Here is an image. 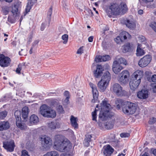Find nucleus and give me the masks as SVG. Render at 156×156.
<instances>
[{
	"label": "nucleus",
	"instance_id": "1",
	"mask_svg": "<svg viewBox=\"0 0 156 156\" xmlns=\"http://www.w3.org/2000/svg\"><path fill=\"white\" fill-rule=\"evenodd\" d=\"M53 147L56 150L67 153L61 154L60 156H71L70 153L72 149L71 144L62 135H58L54 138Z\"/></svg>",
	"mask_w": 156,
	"mask_h": 156
},
{
	"label": "nucleus",
	"instance_id": "2",
	"mask_svg": "<svg viewBox=\"0 0 156 156\" xmlns=\"http://www.w3.org/2000/svg\"><path fill=\"white\" fill-rule=\"evenodd\" d=\"M110 107V105L105 101H103L101 104V111L99 117L101 120H106L113 116L114 113L109 112Z\"/></svg>",
	"mask_w": 156,
	"mask_h": 156
},
{
	"label": "nucleus",
	"instance_id": "3",
	"mask_svg": "<svg viewBox=\"0 0 156 156\" xmlns=\"http://www.w3.org/2000/svg\"><path fill=\"white\" fill-rule=\"evenodd\" d=\"M143 76V72L142 71L137 70L133 73V79L129 82V85L131 90H134L137 88Z\"/></svg>",
	"mask_w": 156,
	"mask_h": 156
},
{
	"label": "nucleus",
	"instance_id": "4",
	"mask_svg": "<svg viewBox=\"0 0 156 156\" xmlns=\"http://www.w3.org/2000/svg\"><path fill=\"white\" fill-rule=\"evenodd\" d=\"M137 108V105L130 101H126L122 106L123 112L128 115L133 114L136 112Z\"/></svg>",
	"mask_w": 156,
	"mask_h": 156
},
{
	"label": "nucleus",
	"instance_id": "5",
	"mask_svg": "<svg viewBox=\"0 0 156 156\" xmlns=\"http://www.w3.org/2000/svg\"><path fill=\"white\" fill-rule=\"evenodd\" d=\"M110 6L114 15H117L120 14H124L127 10V5L124 2L121 3L120 5L116 3Z\"/></svg>",
	"mask_w": 156,
	"mask_h": 156
},
{
	"label": "nucleus",
	"instance_id": "6",
	"mask_svg": "<svg viewBox=\"0 0 156 156\" xmlns=\"http://www.w3.org/2000/svg\"><path fill=\"white\" fill-rule=\"evenodd\" d=\"M111 90L117 96L122 97L126 94V91L118 83H115L112 86Z\"/></svg>",
	"mask_w": 156,
	"mask_h": 156
},
{
	"label": "nucleus",
	"instance_id": "7",
	"mask_svg": "<svg viewBox=\"0 0 156 156\" xmlns=\"http://www.w3.org/2000/svg\"><path fill=\"white\" fill-rule=\"evenodd\" d=\"M129 76V73L128 71L123 70L119 75L118 80L121 85H125L128 82Z\"/></svg>",
	"mask_w": 156,
	"mask_h": 156
},
{
	"label": "nucleus",
	"instance_id": "8",
	"mask_svg": "<svg viewBox=\"0 0 156 156\" xmlns=\"http://www.w3.org/2000/svg\"><path fill=\"white\" fill-rule=\"evenodd\" d=\"M16 119V124L18 128L21 130H25L27 128V126L23 123V121L22 122L20 117V112L19 111H16L14 113Z\"/></svg>",
	"mask_w": 156,
	"mask_h": 156
},
{
	"label": "nucleus",
	"instance_id": "9",
	"mask_svg": "<svg viewBox=\"0 0 156 156\" xmlns=\"http://www.w3.org/2000/svg\"><path fill=\"white\" fill-rule=\"evenodd\" d=\"M43 147L46 149L52 144V140L51 138L45 135H42L40 137Z\"/></svg>",
	"mask_w": 156,
	"mask_h": 156
},
{
	"label": "nucleus",
	"instance_id": "10",
	"mask_svg": "<svg viewBox=\"0 0 156 156\" xmlns=\"http://www.w3.org/2000/svg\"><path fill=\"white\" fill-rule=\"evenodd\" d=\"M152 59V57L150 55H146L141 58L138 62L139 66L141 67H144L148 65Z\"/></svg>",
	"mask_w": 156,
	"mask_h": 156
},
{
	"label": "nucleus",
	"instance_id": "11",
	"mask_svg": "<svg viewBox=\"0 0 156 156\" xmlns=\"http://www.w3.org/2000/svg\"><path fill=\"white\" fill-rule=\"evenodd\" d=\"M3 147L7 151L12 152L14 151L15 145L14 141L11 140L3 142Z\"/></svg>",
	"mask_w": 156,
	"mask_h": 156
},
{
	"label": "nucleus",
	"instance_id": "12",
	"mask_svg": "<svg viewBox=\"0 0 156 156\" xmlns=\"http://www.w3.org/2000/svg\"><path fill=\"white\" fill-rule=\"evenodd\" d=\"M90 87L92 90V93L93 99L92 100V102L94 103L95 102L96 100H97L98 96V90L96 85L91 83H89Z\"/></svg>",
	"mask_w": 156,
	"mask_h": 156
},
{
	"label": "nucleus",
	"instance_id": "13",
	"mask_svg": "<svg viewBox=\"0 0 156 156\" xmlns=\"http://www.w3.org/2000/svg\"><path fill=\"white\" fill-rule=\"evenodd\" d=\"M10 58L7 57H5L3 55H0V65L2 67H6L10 64Z\"/></svg>",
	"mask_w": 156,
	"mask_h": 156
},
{
	"label": "nucleus",
	"instance_id": "14",
	"mask_svg": "<svg viewBox=\"0 0 156 156\" xmlns=\"http://www.w3.org/2000/svg\"><path fill=\"white\" fill-rule=\"evenodd\" d=\"M134 46L132 43H127L122 47V52L126 53L132 51L134 48Z\"/></svg>",
	"mask_w": 156,
	"mask_h": 156
},
{
	"label": "nucleus",
	"instance_id": "15",
	"mask_svg": "<svg viewBox=\"0 0 156 156\" xmlns=\"http://www.w3.org/2000/svg\"><path fill=\"white\" fill-rule=\"evenodd\" d=\"M149 95L148 91L147 90H142L137 93V96L140 99H145L147 98Z\"/></svg>",
	"mask_w": 156,
	"mask_h": 156
},
{
	"label": "nucleus",
	"instance_id": "16",
	"mask_svg": "<svg viewBox=\"0 0 156 156\" xmlns=\"http://www.w3.org/2000/svg\"><path fill=\"white\" fill-rule=\"evenodd\" d=\"M123 67L117 63V60H115L112 65V70L115 74H118L122 69Z\"/></svg>",
	"mask_w": 156,
	"mask_h": 156
},
{
	"label": "nucleus",
	"instance_id": "17",
	"mask_svg": "<svg viewBox=\"0 0 156 156\" xmlns=\"http://www.w3.org/2000/svg\"><path fill=\"white\" fill-rule=\"evenodd\" d=\"M114 151V149L110 145H108L104 147L103 153L105 156H110Z\"/></svg>",
	"mask_w": 156,
	"mask_h": 156
},
{
	"label": "nucleus",
	"instance_id": "18",
	"mask_svg": "<svg viewBox=\"0 0 156 156\" xmlns=\"http://www.w3.org/2000/svg\"><path fill=\"white\" fill-rule=\"evenodd\" d=\"M103 70V69L101 65H98L96 67V69L94 72V76L97 78L101 76Z\"/></svg>",
	"mask_w": 156,
	"mask_h": 156
},
{
	"label": "nucleus",
	"instance_id": "19",
	"mask_svg": "<svg viewBox=\"0 0 156 156\" xmlns=\"http://www.w3.org/2000/svg\"><path fill=\"white\" fill-rule=\"evenodd\" d=\"M49 108L45 105H42L40 108V113L43 116L46 117L48 112Z\"/></svg>",
	"mask_w": 156,
	"mask_h": 156
},
{
	"label": "nucleus",
	"instance_id": "20",
	"mask_svg": "<svg viewBox=\"0 0 156 156\" xmlns=\"http://www.w3.org/2000/svg\"><path fill=\"white\" fill-rule=\"evenodd\" d=\"M111 79V75L108 71L105 72L102 76L101 80L105 81L106 83L109 84V82Z\"/></svg>",
	"mask_w": 156,
	"mask_h": 156
},
{
	"label": "nucleus",
	"instance_id": "21",
	"mask_svg": "<svg viewBox=\"0 0 156 156\" xmlns=\"http://www.w3.org/2000/svg\"><path fill=\"white\" fill-rule=\"evenodd\" d=\"M11 12L14 17L18 16L19 15L20 11L19 10V5L17 4H15L12 6Z\"/></svg>",
	"mask_w": 156,
	"mask_h": 156
},
{
	"label": "nucleus",
	"instance_id": "22",
	"mask_svg": "<svg viewBox=\"0 0 156 156\" xmlns=\"http://www.w3.org/2000/svg\"><path fill=\"white\" fill-rule=\"evenodd\" d=\"M110 59V56L108 55H106L103 56H98L95 58V60L96 62H99L102 61H106Z\"/></svg>",
	"mask_w": 156,
	"mask_h": 156
},
{
	"label": "nucleus",
	"instance_id": "23",
	"mask_svg": "<svg viewBox=\"0 0 156 156\" xmlns=\"http://www.w3.org/2000/svg\"><path fill=\"white\" fill-rule=\"evenodd\" d=\"M10 127L9 122L7 121H2L0 122V131H2L8 129Z\"/></svg>",
	"mask_w": 156,
	"mask_h": 156
},
{
	"label": "nucleus",
	"instance_id": "24",
	"mask_svg": "<svg viewBox=\"0 0 156 156\" xmlns=\"http://www.w3.org/2000/svg\"><path fill=\"white\" fill-rule=\"evenodd\" d=\"M98 85L101 91L103 92L106 89L108 84L106 83L105 81L101 80Z\"/></svg>",
	"mask_w": 156,
	"mask_h": 156
},
{
	"label": "nucleus",
	"instance_id": "25",
	"mask_svg": "<svg viewBox=\"0 0 156 156\" xmlns=\"http://www.w3.org/2000/svg\"><path fill=\"white\" fill-rule=\"evenodd\" d=\"M39 121L38 118L37 116L35 115H31L30 117V122L31 125L36 124Z\"/></svg>",
	"mask_w": 156,
	"mask_h": 156
},
{
	"label": "nucleus",
	"instance_id": "26",
	"mask_svg": "<svg viewBox=\"0 0 156 156\" xmlns=\"http://www.w3.org/2000/svg\"><path fill=\"white\" fill-rule=\"evenodd\" d=\"M48 126L50 129L53 130L59 128L60 124L58 122H52L48 124Z\"/></svg>",
	"mask_w": 156,
	"mask_h": 156
},
{
	"label": "nucleus",
	"instance_id": "27",
	"mask_svg": "<svg viewBox=\"0 0 156 156\" xmlns=\"http://www.w3.org/2000/svg\"><path fill=\"white\" fill-rule=\"evenodd\" d=\"M64 95L66 98L65 99H63L62 101V104L63 105H66L69 103V94L68 91H65Z\"/></svg>",
	"mask_w": 156,
	"mask_h": 156
},
{
	"label": "nucleus",
	"instance_id": "28",
	"mask_svg": "<svg viewBox=\"0 0 156 156\" xmlns=\"http://www.w3.org/2000/svg\"><path fill=\"white\" fill-rule=\"evenodd\" d=\"M125 23L127 27L131 29H134L136 27V24L135 22L129 20L125 21Z\"/></svg>",
	"mask_w": 156,
	"mask_h": 156
},
{
	"label": "nucleus",
	"instance_id": "29",
	"mask_svg": "<svg viewBox=\"0 0 156 156\" xmlns=\"http://www.w3.org/2000/svg\"><path fill=\"white\" fill-rule=\"evenodd\" d=\"M122 41L126 39L127 38H130V35L126 31H122L121 33L119 36Z\"/></svg>",
	"mask_w": 156,
	"mask_h": 156
},
{
	"label": "nucleus",
	"instance_id": "30",
	"mask_svg": "<svg viewBox=\"0 0 156 156\" xmlns=\"http://www.w3.org/2000/svg\"><path fill=\"white\" fill-rule=\"evenodd\" d=\"M22 116L24 119L27 118L28 114V108L27 107L25 106L22 109Z\"/></svg>",
	"mask_w": 156,
	"mask_h": 156
},
{
	"label": "nucleus",
	"instance_id": "31",
	"mask_svg": "<svg viewBox=\"0 0 156 156\" xmlns=\"http://www.w3.org/2000/svg\"><path fill=\"white\" fill-rule=\"evenodd\" d=\"M86 138L85 139L83 144L84 146L88 147L89 145L90 142L91 141V136L90 135L87 134L85 136Z\"/></svg>",
	"mask_w": 156,
	"mask_h": 156
},
{
	"label": "nucleus",
	"instance_id": "32",
	"mask_svg": "<svg viewBox=\"0 0 156 156\" xmlns=\"http://www.w3.org/2000/svg\"><path fill=\"white\" fill-rule=\"evenodd\" d=\"M56 116V113L55 111L49 108L46 117L48 118H55Z\"/></svg>",
	"mask_w": 156,
	"mask_h": 156
},
{
	"label": "nucleus",
	"instance_id": "33",
	"mask_svg": "<svg viewBox=\"0 0 156 156\" xmlns=\"http://www.w3.org/2000/svg\"><path fill=\"white\" fill-rule=\"evenodd\" d=\"M71 123L72 126L75 128H78V124L76 122V118H75L72 115L70 119Z\"/></svg>",
	"mask_w": 156,
	"mask_h": 156
},
{
	"label": "nucleus",
	"instance_id": "34",
	"mask_svg": "<svg viewBox=\"0 0 156 156\" xmlns=\"http://www.w3.org/2000/svg\"><path fill=\"white\" fill-rule=\"evenodd\" d=\"M140 44H138L136 50V55L137 56H140L144 55L145 52L140 47Z\"/></svg>",
	"mask_w": 156,
	"mask_h": 156
},
{
	"label": "nucleus",
	"instance_id": "35",
	"mask_svg": "<svg viewBox=\"0 0 156 156\" xmlns=\"http://www.w3.org/2000/svg\"><path fill=\"white\" fill-rule=\"evenodd\" d=\"M34 0H28L27 5L25 10L26 13L30 11L31 7L34 5Z\"/></svg>",
	"mask_w": 156,
	"mask_h": 156
},
{
	"label": "nucleus",
	"instance_id": "36",
	"mask_svg": "<svg viewBox=\"0 0 156 156\" xmlns=\"http://www.w3.org/2000/svg\"><path fill=\"white\" fill-rule=\"evenodd\" d=\"M56 103L54 102V105H56L57 104V106L56 107L57 110L60 114H62L64 113V110L62 106L61 105H58V101L56 100V101H55Z\"/></svg>",
	"mask_w": 156,
	"mask_h": 156
},
{
	"label": "nucleus",
	"instance_id": "37",
	"mask_svg": "<svg viewBox=\"0 0 156 156\" xmlns=\"http://www.w3.org/2000/svg\"><path fill=\"white\" fill-rule=\"evenodd\" d=\"M118 56L116 58L115 60L117 61V62L118 64L121 65L122 64H123L125 65H126L127 64L126 61L125 59L122 57L118 58Z\"/></svg>",
	"mask_w": 156,
	"mask_h": 156
},
{
	"label": "nucleus",
	"instance_id": "38",
	"mask_svg": "<svg viewBox=\"0 0 156 156\" xmlns=\"http://www.w3.org/2000/svg\"><path fill=\"white\" fill-rule=\"evenodd\" d=\"M43 156H59V154L57 151H54L47 152Z\"/></svg>",
	"mask_w": 156,
	"mask_h": 156
},
{
	"label": "nucleus",
	"instance_id": "39",
	"mask_svg": "<svg viewBox=\"0 0 156 156\" xmlns=\"http://www.w3.org/2000/svg\"><path fill=\"white\" fill-rule=\"evenodd\" d=\"M8 113V112L6 111H4L0 112V119H3L5 117Z\"/></svg>",
	"mask_w": 156,
	"mask_h": 156
},
{
	"label": "nucleus",
	"instance_id": "40",
	"mask_svg": "<svg viewBox=\"0 0 156 156\" xmlns=\"http://www.w3.org/2000/svg\"><path fill=\"white\" fill-rule=\"evenodd\" d=\"M98 111V110H97L96 109H95L94 111L92 112V120L94 121H95L96 122H97L96 118H97V112Z\"/></svg>",
	"mask_w": 156,
	"mask_h": 156
},
{
	"label": "nucleus",
	"instance_id": "41",
	"mask_svg": "<svg viewBox=\"0 0 156 156\" xmlns=\"http://www.w3.org/2000/svg\"><path fill=\"white\" fill-rule=\"evenodd\" d=\"M62 39L64 41L63 42V43L64 44H66L67 42L68 36V35L66 34H65L63 35L62 37Z\"/></svg>",
	"mask_w": 156,
	"mask_h": 156
},
{
	"label": "nucleus",
	"instance_id": "42",
	"mask_svg": "<svg viewBox=\"0 0 156 156\" xmlns=\"http://www.w3.org/2000/svg\"><path fill=\"white\" fill-rule=\"evenodd\" d=\"M150 27L156 33V22H153L150 25Z\"/></svg>",
	"mask_w": 156,
	"mask_h": 156
},
{
	"label": "nucleus",
	"instance_id": "43",
	"mask_svg": "<svg viewBox=\"0 0 156 156\" xmlns=\"http://www.w3.org/2000/svg\"><path fill=\"white\" fill-rule=\"evenodd\" d=\"M106 12L109 17H110L112 15H113V12L111 8V6L106 10Z\"/></svg>",
	"mask_w": 156,
	"mask_h": 156
},
{
	"label": "nucleus",
	"instance_id": "44",
	"mask_svg": "<svg viewBox=\"0 0 156 156\" xmlns=\"http://www.w3.org/2000/svg\"><path fill=\"white\" fill-rule=\"evenodd\" d=\"M23 65L21 64H19L17 68H16V73L18 74L20 73V71L22 69V66Z\"/></svg>",
	"mask_w": 156,
	"mask_h": 156
},
{
	"label": "nucleus",
	"instance_id": "45",
	"mask_svg": "<svg viewBox=\"0 0 156 156\" xmlns=\"http://www.w3.org/2000/svg\"><path fill=\"white\" fill-rule=\"evenodd\" d=\"M52 7H51L48 9L47 13V16L48 17L49 20L51 19V16L52 14Z\"/></svg>",
	"mask_w": 156,
	"mask_h": 156
},
{
	"label": "nucleus",
	"instance_id": "46",
	"mask_svg": "<svg viewBox=\"0 0 156 156\" xmlns=\"http://www.w3.org/2000/svg\"><path fill=\"white\" fill-rule=\"evenodd\" d=\"M120 136L121 137H127L130 136V134L128 133H122L120 134Z\"/></svg>",
	"mask_w": 156,
	"mask_h": 156
},
{
	"label": "nucleus",
	"instance_id": "47",
	"mask_svg": "<svg viewBox=\"0 0 156 156\" xmlns=\"http://www.w3.org/2000/svg\"><path fill=\"white\" fill-rule=\"evenodd\" d=\"M21 156H30L28 152L26 150H23L22 151Z\"/></svg>",
	"mask_w": 156,
	"mask_h": 156
},
{
	"label": "nucleus",
	"instance_id": "48",
	"mask_svg": "<svg viewBox=\"0 0 156 156\" xmlns=\"http://www.w3.org/2000/svg\"><path fill=\"white\" fill-rule=\"evenodd\" d=\"M114 40L117 44L119 43L122 41L119 36H118L116 38H115Z\"/></svg>",
	"mask_w": 156,
	"mask_h": 156
},
{
	"label": "nucleus",
	"instance_id": "49",
	"mask_svg": "<svg viewBox=\"0 0 156 156\" xmlns=\"http://www.w3.org/2000/svg\"><path fill=\"white\" fill-rule=\"evenodd\" d=\"M156 121V119L155 118H152L150 119L148 122L150 124H152Z\"/></svg>",
	"mask_w": 156,
	"mask_h": 156
},
{
	"label": "nucleus",
	"instance_id": "50",
	"mask_svg": "<svg viewBox=\"0 0 156 156\" xmlns=\"http://www.w3.org/2000/svg\"><path fill=\"white\" fill-rule=\"evenodd\" d=\"M39 42V40H36L34 41V42L32 43V46L34 48L35 47H36L38 43Z\"/></svg>",
	"mask_w": 156,
	"mask_h": 156
},
{
	"label": "nucleus",
	"instance_id": "51",
	"mask_svg": "<svg viewBox=\"0 0 156 156\" xmlns=\"http://www.w3.org/2000/svg\"><path fill=\"white\" fill-rule=\"evenodd\" d=\"M2 11L5 15H6L9 12V9L7 7L3 8Z\"/></svg>",
	"mask_w": 156,
	"mask_h": 156
},
{
	"label": "nucleus",
	"instance_id": "52",
	"mask_svg": "<svg viewBox=\"0 0 156 156\" xmlns=\"http://www.w3.org/2000/svg\"><path fill=\"white\" fill-rule=\"evenodd\" d=\"M83 47H80L77 50V53L78 54H81L83 52Z\"/></svg>",
	"mask_w": 156,
	"mask_h": 156
},
{
	"label": "nucleus",
	"instance_id": "53",
	"mask_svg": "<svg viewBox=\"0 0 156 156\" xmlns=\"http://www.w3.org/2000/svg\"><path fill=\"white\" fill-rule=\"evenodd\" d=\"M84 12L87 15L90 14V13H92L91 11L89 9L85 10L84 11Z\"/></svg>",
	"mask_w": 156,
	"mask_h": 156
},
{
	"label": "nucleus",
	"instance_id": "54",
	"mask_svg": "<svg viewBox=\"0 0 156 156\" xmlns=\"http://www.w3.org/2000/svg\"><path fill=\"white\" fill-rule=\"evenodd\" d=\"M139 40L141 42H143L145 40V37L143 36H140L139 37Z\"/></svg>",
	"mask_w": 156,
	"mask_h": 156
},
{
	"label": "nucleus",
	"instance_id": "55",
	"mask_svg": "<svg viewBox=\"0 0 156 156\" xmlns=\"http://www.w3.org/2000/svg\"><path fill=\"white\" fill-rule=\"evenodd\" d=\"M151 80L152 82H156V75H154L152 76L151 78Z\"/></svg>",
	"mask_w": 156,
	"mask_h": 156
},
{
	"label": "nucleus",
	"instance_id": "56",
	"mask_svg": "<svg viewBox=\"0 0 156 156\" xmlns=\"http://www.w3.org/2000/svg\"><path fill=\"white\" fill-rule=\"evenodd\" d=\"M83 93L82 91H79L77 93V95L80 97H82L83 96Z\"/></svg>",
	"mask_w": 156,
	"mask_h": 156
},
{
	"label": "nucleus",
	"instance_id": "57",
	"mask_svg": "<svg viewBox=\"0 0 156 156\" xmlns=\"http://www.w3.org/2000/svg\"><path fill=\"white\" fill-rule=\"evenodd\" d=\"M45 24L44 23L42 24L41 27V31H43L44 30L45 27Z\"/></svg>",
	"mask_w": 156,
	"mask_h": 156
},
{
	"label": "nucleus",
	"instance_id": "58",
	"mask_svg": "<svg viewBox=\"0 0 156 156\" xmlns=\"http://www.w3.org/2000/svg\"><path fill=\"white\" fill-rule=\"evenodd\" d=\"M153 90L154 92L156 93V83L153 85Z\"/></svg>",
	"mask_w": 156,
	"mask_h": 156
},
{
	"label": "nucleus",
	"instance_id": "59",
	"mask_svg": "<svg viewBox=\"0 0 156 156\" xmlns=\"http://www.w3.org/2000/svg\"><path fill=\"white\" fill-rule=\"evenodd\" d=\"M93 36L90 37L88 39V41L89 42H92L93 40Z\"/></svg>",
	"mask_w": 156,
	"mask_h": 156
},
{
	"label": "nucleus",
	"instance_id": "60",
	"mask_svg": "<svg viewBox=\"0 0 156 156\" xmlns=\"http://www.w3.org/2000/svg\"><path fill=\"white\" fill-rule=\"evenodd\" d=\"M143 13V11L142 10L140 9L138 11V13L140 15L142 14Z\"/></svg>",
	"mask_w": 156,
	"mask_h": 156
},
{
	"label": "nucleus",
	"instance_id": "61",
	"mask_svg": "<svg viewBox=\"0 0 156 156\" xmlns=\"http://www.w3.org/2000/svg\"><path fill=\"white\" fill-rule=\"evenodd\" d=\"M51 76V74H45L44 75V76H45V77L48 78L49 77H50Z\"/></svg>",
	"mask_w": 156,
	"mask_h": 156
},
{
	"label": "nucleus",
	"instance_id": "62",
	"mask_svg": "<svg viewBox=\"0 0 156 156\" xmlns=\"http://www.w3.org/2000/svg\"><path fill=\"white\" fill-rule=\"evenodd\" d=\"M152 153L154 155L156 156V149H155L153 151Z\"/></svg>",
	"mask_w": 156,
	"mask_h": 156
},
{
	"label": "nucleus",
	"instance_id": "63",
	"mask_svg": "<svg viewBox=\"0 0 156 156\" xmlns=\"http://www.w3.org/2000/svg\"><path fill=\"white\" fill-rule=\"evenodd\" d=\"M8 21L9 22L11 23H12L13 22V21L11 20V19L9 16L8 17Z\"/></svg>",
	"mask_w": 156,
	"mask_h": 156
},
{
	"label": "nucleus",
	"instance_id": "64",
	"mask_svg": "<svg viewBox=\"0 0 156 156\" xmlns=\"http://www.w3.org/2000/svg\"><path fill=\"white\" fill-rule=\"evenodd\" d=\"M23 51V49H21V51H20L19 52V54L20 55H23V53L22 52Z\"/></svg>",
	"mask_w": 156,
	"mask_h": 156
}]
</instances>
